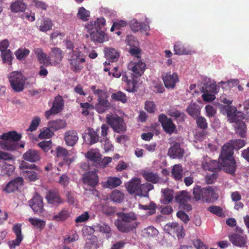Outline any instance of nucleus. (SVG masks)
<instances>
[{
    "label": "nucleus",
    "instance_id": "nucleus-11",
    "mask_svg": "<svg viewBox=\"0 0 249 249\" xmlns=\"http://www.w3.org/2000/svg\"><path fill=\"white\" fill-rule=\"evenodd\" d=\"M184 154V150L180 147V143L173 142L168 150V155L173 159H181L183 157Z\"/></svg>",
    "mask_w": 249,
    "mask_h": 249
},
{
    "label": "nucleus",
    "instance_id": "nucleus-48",
    "mask_svg": "<svg viewBox=\"0 0 249 249\" xmlns=\"http://www.w3.org/2000/svg\"><path fill=\"white\" fill-rule=\"evenodd\" d=\"M0 56L3 63H7L9 65H12L14 57L10 50H7V51L1 53Z\"/></svg>",
    "mask_w": 249,
    "mask_h": 249
},
{
    "label": "nucleus",
    "instance_id": "nucleus-61",
    "mask_svg": "<svg viewBox=\"0 0 249 249\" xmlns=\"http://www.w3.org/2000/svg\"><path fill=\"white\" fill-rule=\"evenodd\" d=\"M40 119L39 117H35L32 120L27 131L33 132L36 130L39 125Z\"/></svg>",
    "mask_w": 249,
    "mask_h": 249
},
{
    "label": "nucleus",
    "instance_id": "nucleus-19",
    "mask_svg": "<svg viewBox=\"0 0 249 249\" xmlns=\"http://www.w3.org/2000/svg\"><path fill=\"white\" fill-rule=\"evenodd\" d=\"M83 181L85 184H88L92 187H94L98 183L99 177L95 172H89L85 173L83 175Z\"/></svg>",
    "mask_w": 249,
    "mask_h": 249
},
{
    "label": "nucleus",
    "instance_id": "nucleus-6",
    "mask_svg": "<svg viewBox=\"0 0 249 249\" xmlns=\"http://www.w3.org/2000/svg\"><path fill=\"white\" fill-rule=\"evenodd\" d=\"M106 120L114 131L120 133L126 130V126L123 118L117 115H107L106 116Z\"/></svg>",
    "mask_w": 249,
    "mask_h": 249
},
{
    "label": "nucleus",
    "instance_id": "nucleus-39",
    "mask_svg": "<svg viewBox=\"0 0 249 249\" xmlns=\"http://www.w3.org/2000/svg\"><path fill=\"white\" fill-rule=\"evenodd\" d=\"M145 179L152 183H157L160 180V177L157 173L152 172H144L142 174Z\"/></svg>",
    "mask_w": 249,
    "mask_h": 249
},
{
    "label": "nucleus",
    "instance_id": "nucleus-29",
    "mask_svg": "<svg viewBox=\"0 0 249 249\" xmlns=\"http://www.w3.org/2000/svg\"><path fill=\"white\" fill-rule=\"evenodd\" d=\"M162 193V199L161 202L164 204H168L170 203L174 198V191L168 188L162 189L161 191Z\"/></svg>",
    "mask_w": 249,
    "mask_h": 249
},
{
    "label": "nucleus",
    "instance_id": "nucleus-46",
    "mask_svg": "<svg viewBox=\"0 0 249 249\" xmlns=\"http://www.w3.org/2000/svg\"><path fill=\"white\" fill-rule=\"evenodd\" d=\"M99 231L105 234L107 239L109 238L112 236V232L110 227L106 223L98 224L96 226Z\"/></svg>",
    "mask_w": 249,
    "mask_h": 249
},
{
    "label": "nucleus",
    "instance_id": "nucleus-2",
    "mask_svg": "<svg viewBox=\"0 0 249 249\" xmlns=\"http://www.w3.org/2000/svg\"><path fill=\"white\" fill-rule=\"evenodd\" d=\"M21 138V135L15 131L4 133L0 136V147L4 150L15 151L18 148L17 142Z\"/></svg>",
    "mask_w": 249,
    "mask_h": 249
},
{
    "label": "nucleus",
    "instance_id": "nucleus-15",
    "mask_svg": "<svg viewBox=\"0 0 249 249\" xmlns=\"http://www.w3.org/2000/svg\"><path fill=\"white\" fill-rule=\"evenodd\" d=\"M88 32L89 35H86V37L88 38L89 36L94 42L102 43L107 40V35L101 30H93Z\"/></svg>",
    "mask_w": 249,
    "mask_h": 249
},
{
    "label": "nucleus",
    "instance_id": "nucleus-62",
    "mask_svg": "<svg viewBox=\"0 0 249 249\" xmlns=\"http://www.w3.org/2000/svg\"><path fill=\"white\" fill-rule=\"evenodd\" d=\"M196 123L197 126L202 129H206L208 127V124L206 119L202 116H197L196 118Z\"/></svg>",
    "mask_w": 249,
    "mask_h": 249
},
{
    "label": "nucleus",
    "instance_id": "nucleus-47",
    "mask_svg": "<svg viewBox=\"0 0 249 249\" xmlns=\"http://www.w3.org/2000/svg\"><path fill=\"white\" fill-rule=\"evenodd\" d=\"M204 188H202L200 186L196 185L193 188V194L194 196V199L196 201H198L201 199H204V194L203 191Z\"/></svg>",
    "mask_w": 249,
    "mask_h": 249
},
{
    "label": "nucleus",
    "instance_id": "nucleus-23",
    "mask_svg": "<svg viewBox=\"0 0 249 249\" xmlns=\"http://www.w3.org/2000/svg\"><path fill=\"white\" fill-rule=\"evenodd\" d=\"M77 132L74 130H70L65 133L64 139L66 144L68 146H73L78 140Z\"/></svg>",
    "mask_w": 249,
    "mask_h": 249
},
{
    "label": "nucleus",
    "instance_id": "nucleus-27",
    "mask_svg": "<svg viewBox=\"0 0 249 249\" xmlns=\"http://www.w3.org/2000/svg\"><path fill=\"white\" fill-rule=\"evenodd\" d=\"M243 119H239L234 122V127L236 133L241 138H244L246 133V125L242 121Z\"/></svg>",
    "mask_w": 249,
    "mask_h": 249
},
{
    "label": "nucleus",
    "instance_id": "nucleus-38",
    "mask_svg": "<svg viewBox=\"0 0 249 249\" xmlns=\"http://www.w3.org/2000/svg\"><path fill=\"white\" fill-rule=\"evenodd\" d=\"M138 78L131 76L130 80L126 84V90L129 92H135L138 89Z\"/></svg>",
    "mask_w": 249,
    "mask_h": 249
},
{
    "label": "nucleus",
    "instance_id": "nucleus-45",
    "mask_svg": "<svg viewBox=\"0 0 249 249\" xmlns=\"http://www.w3.org/2000/svg\"><path fill=\"white\" fill-rule=\"evenodd\" d=\"M28 221L32 225L40 231L43 230L46 225V221L39 218H29Z\"/></svg>",
    "mask_w": 249,
    "mask_h": 249
},
{
    "label": "nucleus",
    "instance_id": "nucleus-8",
    "mask_svg": "<svg viewBox=\"0 0 249 249\" xmlns=\"http://www.w3.org/2000/svg\"><path fill=\"white\" fill-rule=\"evenodd\" d=\"M22 224L17 223L13 225L12 230L16 235V239L8 242V244L11 249H15L19 246L23 239V235L21 231Z\"/></svg>",
    "mask_w": 249,
    "mask_h": 249
},
{
    "label": "nucleus",
    "instance_id": "nucleus-33",
    "mask_svg": "<svg viewBox=\"0 0 249 249\" xmlns=\"http://www.w3.org/2000/svg\"><path fill=\"white\" fill-rule=\"evenodd\" d=\"M86 156L90 161L95 163H99L101 160V155L97 149H90L89 150Z\"/></svg>",
    "mask_w": 249,
    "mask_h": 249
},
{
    "label": "nucleus",
    "instance_id": "nucleus-26",
    "mask_svg": "<svg viewBox=\"0 0 249 249\" xmlns=\"http://www.w3.org/2000/svg\"><path fill=\"white\" fill-rule=\"evenodd\" d=\"M115 226L118 230L123 232H129L133 229H136L135 224H130L124 222L121 219H117L115 222Z\"/></svg>",
    "mask_w": 249,
    "mask_h": 249
},
{
    "label": "nucleus",
    "instance_id": "nucleus-51",
    "mask_svg": "<svg viewBox=\"0 0 249 249\" xmlns=\"http://www.w3.org/2000/svg\"><path fill=\"white\" fill-rule=\"evenodd\" d=\"M30 51L29 49L25 48H20L15 52V55L18 60H22L25 59L30 53Z\"/></svg>",
    "mask_w": 249,
    "mask_h": 249
},
{
    "label": "nucleus",
    "instance_id": "nucleus-54",
    "mask_svg": "<svg viewBox=\"0 0 249 249\" xmlns=\"http://www.w3.org/2000/svg\"><path fill=\"white\" fill-rule=\"evenodd\" d=\"M139 208L144 210H149L148 213L149 215H152L156 213V209L157 208V205L154 202H150L148 205H142L139 204Z\"/></svg>",
    "mask_w": 249,
    "mask_h": 249
},
{
    "label": "nucleus",
    "instance_id": "nucleus-58",
    "mask_svg": "<svg viewBox=\"0 0 249 249\" xmlns=\"http://www.w3.org/2000/svg\"><path fill=\"white\" fill-rule=\"evenodd\" d=\"M62 168V161H60L58 163V166L55 165L54 167L52 168V174L54 176L59 175V182L61 183L62 182V175L60 174L61 169Z\"/></svg>",
    "mask_w": 249,
    "mask_h": 249
},
{
    "label": "nucleus",
    "instance_id": "nucleus-9",
    "mask_svg": "<svg viewBox=\"0 0 249 249\" xmlns=\"http://www.w3.org/2000/svg\"><path fill=\"white\" fill-rule=\"evenodd\" d=\"M29 205L34 213L36 214H40L44 211L43 198L38 194L34 195L29 201Z\"/></svg>",
    "mask_w": 249,
    "mask_h": 249
},
{
    "label": "nucleus",
    "instance_id": "nucleus-16",
    "mask_svg": "<svg viewBox=\"0 0 249 249\" xmlns=\"http://www.w3.org/2000/svg\"><path fill=\"white\" fill-rule=\"evenodd\" d=\"M23 182L24 180L22 177H17L10 181L3 189V191L8 193L14 192L22 186Z\"/></svg>",
    "mask_w": 249,
    "mask_h": 249
},
{
    "label": "nucleus",
    "instance_id": "nucleus-50",
    "mask_svg": "<svg viewBox=\"0 0 249 249\" xmlns=\"http://www.w3.org/2000/svg\"><path fill=\"white\" fill-rule=\"evenodd\" d=\"M174 50L175 54L178 55L188 54L189 53V51L186 49L183 45L180 42H176L174 44Z\"/></svg>",
    "mask_w": 249,
    "mask_h": 249
},
{
    "label": "nucleus",
    "instance_id": "nucleus-36",
    "mask_svg": "<svg viewBox=\"0 0 249 249\" xmlns=\"http://www.w3.org/2000/svg\"><path fill=\"white\" fill-rule=\"evenodd\" d=\"M203 191H204V200H205L207 201L210 200L211 199H217L218 197V194H217L215 191L210 186L204 188V190Z\"/></svg>",
    "mask_w": 249,
    "mask_h": 249
},
{
    "label": "nucleus",
    "instance_id": "nucleus-41",
    "mask_svg": "<svg viewBox=\"0 0 249 249\" xmlns=\"http://www.w3.org/2000/svg\"><path fill=\"white\" fill-rule=\"evenodd\" d=\"M183 172L182 166L179 164H176L173 166L171 173L172 176L175 180H179L183 177Z\"/></svg>",
    "mask_w": 249,
    "mask_h": 249
},
{
    "label": "nucleus",
    "instance_id": "nucleus-14",
    "mask_svg": "<svg viewBox=\"0 0 249 249\" xmlns=\"http://www.w3.org/2000/svg\"><path fill=\"white\" fill-rule=\"evenodd\" d=\"M202 165L204 170L213 172L219 171L222 167L219 160H213L208 157L204 159Z\"/></svg>",
    "mask_w": 249,
    "mask_h": 249
},
{
    "label": "nucleus",
    "instance_id": "nucleus-32",
    "mask_svg": "<svg viewBox=\"0 0 249 249\" xmlns=\"http://www.w3.org/2000/svg\"><path fill=\"white\" fill-rule=\"evenodd\" d=\"M46 199L49 203L58 204L61 203V198L56 191H50L46 195Z\"/></svg>",
    "mask_w": 249,
    "mask_h": 249
},
{
    "label": "nucleus",
    "instance_id": "nucleus-52",
    "mask_svg": "<svg viewBox=\"0 0 249 249\" xmlns=\"http://www.w3.org/2000/svg\"><path fill=\"white\" fill-rule=\"evenodd\" d=\"M124 197V194L118 190L112 191L110 195V199L115 202L120 203L123 201Z\"/></svg>",
    "mask_w": 249,
    "mask_h": 249
},
{
    "label": "nucleus",
    "instance_id": "nucleus-17",
    "mask_svg": "<svg viewBox=\"0 0 249 249\" xmlns=\"http://www.w3.org/2000/svg\"><path fill=\"white\" fill-rule=\"evenodd\" d=\"M164 230L166 232L170 234H176L178 238H182L184 236L182 227L177 223L173 222L167 224L164 227Z\"/></svg>",
    "mask_w": 249,
    "mask_h": 249
},
{
    "label": "nucleus",
    "instance_id": "nucleus-60",
    "mask_svg": "<svg viewBox=\"0 0 249 249\" xmlns=\"http://www.w3.org/2000/svg\"><path fill=\"white\" fill-rule=\"evenodd\" d=\"M37 145L44 151L48 152L52 148V142L51 140L43 141L37 143Z\"/></svg>",
    "mask_w": 249,
    "mask_h": 249
},
{
    "label": "nucleus",
    "instance_id": "nucleus-64",
    "mask_svg": "<svg viewBox=\"0 0 249 249\" xmlns=\"http://www.w3.org/2000/svg\"><path fill=\"white\" fill-rule=\"evenodd\" d=\"M53 134L49 127L48 128H44L38 135V138L40 139H49Z\"/></svg>",
    "mask_w": 249,
    "mask_h": 249
},
{
    "label": "nucleus",
    "instance_id": "nucleus-30",
    "mask_svg": "<svg viewBox=\"0 0 249 249\" xmlns=\"http://www.w3.org/2000/svg\"><path fill=\"white\" fill-rule=\"evenodd\" d=\"M246 236L234 234L230 237V240L234 245L244 247L246 243Z\"/></svg>",
    "mask_w": 249,
    "mask_h": 249
},
{
    "label": "nucleus",
    "instance_id": "nucleus-43",
    "mask_svg": "<svg viewBox=\"0 0 249 249\" xmlns=\"http://www.w3.org/2000/svg\"><path fill=\"white\" fill-rule=\"evenodd\" d=\"M111 97L112 100L116 102H120L123 104L126 103L127 101L125 93L121 91H118L112 93Z\"/></svg>",
    "mask_w": 249,
    "mask_h": 249
},
{
    "label": "nucleus",
    "instance_id": "nucleus-37",
    "mask_svg": "<svg viewBox=\"0 0 249 249\" xmlns=\"http://www.w3.org/2000/svg\"><path fill=\"white\" fill-rule=\"evenodd\" d=\"M10 8L13 12H23L26 8V5L22 0H17L11 3Z\"/></svg>",
    "mask_w": 249,
    "mask_h": 249
},
{
    "label": "nucleus",
    "instance_id": "nucleus-63",
    "mask_svg": "<svg viewBox=\"0 0 249 249\" xmlns=\"http://www.w3.org/2000/svg\"><path fill=\"white\" fill-rule=\"evenodd\" d=\"M143 234L147 237H153L158 234V231L153 226H149L144 230Z\"/></svg>",
    "mask_w": 249,
    "mask_h": 249
},
{
    "label": "nucleus",
    "instance_id": "nucleus-1",
    "mask_svg": "<svg viewBox=\"0 0 249 249\" xmlns=\"http://www.w3.org/2000/svg\"><path fill=\"white\" fill-rule=\"evenodd\" d=\"M233 149L231 143L227 142L221 147L219 160L223 170L226 173L234 175L237 165L233 158Z\"/></svg>",
    "mask_w": 249,
    "mask_h": 249
},
{
    "label": "nucleus",
    "instance_id": "nucleus-22",
    "mask_svg": "<svg viewBox=\"0 0 249 249\" xmlns=\"http://www.w3.org/2000/svg\"><path fill=\"white\" fill-rule=\"evenodd\" d=\"M141 183V179L136 178H133L131 181L126 183L125 187L129 194L131 195L135 194L138 195Z\"/></svg>",
    "mask_w": 249,
    "mask_h": 249
},
{
    "label": "nucleus",
    "instance_id": "nucleus-55",
    "mask_svg": "<svg viewBox=\"0 0 249 249\" xmlns=\"http://www.w3.org/2000/svg\"><path fill=\"white\" fill-rule=\"evenodd\" d=\"M77 16L80 19L86 21L88 20V18L90 16V12L84 7H81L79 8Z\"/></svg>",
    "mask_w": 249,
    "mask_h": 249
},
{
    "label": "nucleus",
    "instance_id": "nucleus-13",
    "mask_svg": "<svg viewBox=\"0 0 249 249\" xmlns=\"http://www.w3.org/2000/svg\"><path fill=\"white\" fill-rule=\"evenodd\" d=\"M41 157L40 152L33 148L28 150L22 155L23 160L31 163L37 162L41 160Z\"/></svg>",
    "mask_w": 249,
    "mask_h": 249
},
{
    "label": "nucleus",
    "instance_id": "nucleus-21",
    "mask_svg": "<svg viewBox=\"0 0 249 249\" xmlns=\"http://www.w3.org/2000/svg\"><path fill=\"white\" fill-rule=\"evenodd\" d=\"M98 129L95 130L92 128H88V132L86 133V136L83 137L84 139H86V137H87V142L89 145H93L99 141H100V137L98 134Z\"/></svg>",
    "mask_w": 249,
    "mask_h": 249
},
{
    "label": "nucleus",
    "instance_id": "nucleus-4",
    "mask_svg": "<svg viewBox=\"0 0 249 249\" xmlns=\"http://www.w3.org/2000/svg\"><path fill=\"white\" fill-rule=\"evenodd\" d=\"M68 61L70 63V69L75 73H79L83 69V63L85 59L81 55L82 53L76 48L75 51L69 53Z\"/></svg>",
    "mask_w": 249,
    "mask_h": 249
},
{
    "label": "nucleus",
    "instance_id": "nucleus-34",
    "mask_svg": "<svg viewBox=\"0 0 249 249\" xmlns=\"http://www.w3.org/2000/svg\"><path fill=\"white\" fill-rule=\"evenodd\" d=\"M105 53L106 57L112 62L117 61L120 56L119 53L112 48H105Z\"/></svg>",
    "mask_w": 249,
    "mask_h": 249
},
{
    "label": "nucleus",
    "instance_id": "nucleus-28",
    "mask_svg": "<svg viewBox=\"0 0 249 249\" xmlns=\"http://www.w3.org/2000/svg\"><path fill=\"white\" fill-rule=\"evenodd\" d=\"M35 53L40 64H43L47 67L51 64L50 58L47 57L46 54L43 52L42 50L37 48L35 50Z\"/></svg>",
    "mask_w": 249,
    "mask_h": 249
},
{
    "label": "nucleus",
    "instance_id": "nucleus-18",
    "mask_svg": "<svg viewBox=\"0 0 249 249\" xmlns=\"http://www.w3.org/2000/svg\"><path fill=\"white\" fill-rule=\"evenodd\" d=\"M165 87L167 89H174L176 84L178 82V77L177 73L174 72L171 74L167 73L162 77Z\"/></svg>",
    "mask_w": 249,
    "mask_h": 249
},
{
    "label": "nucleus",
    "instance_id": "nucleus-44",
    "mask_svg": "<svg viewBox=\"0 0 249 249\" xmlns=\"http://www.w3.org/2000/svg\"><path fill=\"white\" fill-rule=\"evenodd\" d=\"M23 175L27 180L30 181H35L40 177L38 173L33 170H24Z\"/></svg>",
    "mask_w": 249,
    "mask_h": 249
},
{
    "label": "nucleus",
    "instance_id": "nucleus-31",
    "mask_svg": "<svg viewBox=\"0 0 249 249\" xmlns=\"http://www.w3.org/2000/svg\"><path fill=\"white\" fill-rule=\"evenodd\" d=\"M122 183V180L119 178L116 177H109L104 185L106 188L113 189L120 186Z\"/></svg>",
    "mask_w": 249,
    "mask_h": 249
},
{
    "label": "nucleus",
    "instance_id": "nucleus-35",
    "mask_svg": "<svg viewBox=\"0 0 249 249\" xmlns=\"http://www.w3.org/2000/svg\"><path fill=\"white\" fill-rule=\"evenodd\" d=\"M0 169L1 173L7 176H11L15 169V166L13 164L7 163L5 161L0 163Z\"/></svg>",
    "mask_w": 249,
    "mask_h": 249
},
{
    "label": "nucleus",
    "instance_id": "nucleus-7",
    "mask_svg": "<svg viewBox=\"0 0 249 249\" xmlns=\"http://www.w3.org/2000/svg\"><path fill=\"white\" fill-rule=\"evenodd\" d=\"M158 121L166 133L171 135L176 130V125L173 122L172 119L168 118L165 114H160Z\"/></svg>",
    "mask_w": 249,
    "mask_h": 249
},
{
    "label": "nucleus",
    "instance_id": "nucleus-56",
    "mask_svg": "<svg viewBox=\"0 0 249 249\" xmlns=\"http://www.w3.org/2000/svg\"><path fill=\"white\" fill-rule=\"evenodd\" d=\"M231 143L232 149L234 150H239L243 147L246 144V142L243 140L237 139L234 140H231L229 142Z\"/></svg>",
    "mask_w": 249,
    "mask_h": 249
},
{
    "label": "nucleus",
    "instance_id": "nucleus-25",
    "mask_svg": "<svg viewBox=\"0 0 249 249\" xmlns=\"http://www.w3.org/2000/svg\"><path fill=\"white\" fill-rule=\"evenodd\" d=\"M105 24L106 20L104 18H98L96 20L91 21L87 23L85 26V28L88 32L93 30H100L105 26Z\"/></svg>",
    "mask_w": 249,
    "mask_h": 249
},
{
    "label": "nucleus",
    "instance_id": "nucleus-3",
    "mask_svg": "<svg viewBox=\"0 0 249 249\" xmlns=\"http://www.w3.org/2000/svg\"><path fill=\"white\" fill-rule=\"evenodd\" d=\"M91 89L93 93L98 97L97 103L94 107V108L97 112L102 114L111 108V103L108 100L109 96L106 90L97 89L95 86H92Z\"/></svg>",
    "mask_w": 249,
    "mask_h": 249
},
{
    "label": "nucleus",
    "instance_id": "nucleus-5",
    "mask_svg": "<svg viewBox=\"0 0 249 249\" xmlns=\"http://www.w3.org/2000/svg\"><path fill=\"white\" fill-rule=\"evenodd\" d=\"M8 78L14 92H20L24 89L26 78L20 72L12 71L8 75Z\"/></svg>",
    "mask_w": 249,
    "mask_h": 249
},
{
    "label": "nucleus",
    "instance_id": "nucleus-10",
    "mask_svg": "<svg viewBox=\"0 0 249 249\" xmlns=\"http://www.w3.org/2000/svg\"><path fill=\"white\" fill-rule=\"evenodd\" d=\"M128 68L133 72L131 75L136 78H138L144 73L146 65L145 63L142 61H139L137 63L132 62L128 65Z\"/></svg>",
    "mask_w": 249,
    "mask_h": 249
},
{
    "label": "nucleus",
    "instance_id": "nucleus-57",
    "mask_svg": "<svg viewBox=\"0 0 249 249\" xmlns=\"http://www.w3.org/2000/svg\"><path fill=\"white\" fill-rule=\"evenodd\" d=\"M85 247L87 249H97L99 247V244L97 237L91 238L86 242Z\"/></svg>",
    "mask_w": 249,
    "mask_h": 249
},
{
    "label": "nucleus",
    "instance_id": "nucleus-12",
    "mask_svg": "<svg viewBox=\"0 0 249 249\" xmlns=\"http://www.w3.org/2000/svg\"><path fill=\"white\" fill-rule=\"evenodd\" d=\"M62 108V97L58 96L55 97L52 107L45 112L46 118L49 119L52 115L57 114L61 111Z\"/></svg>",
    "mask_w": 249,
    "mask_h": 249
},
{
    "label": "nucleus",
    "instance_id": "nucleus-49",
    "mask_svg": "<svg viewBox=\"0 0 249 249\" xmlns=\"http://www.w3.org/2000/svg\"><path fill=\"white\" fill-rule=\"evenodd\" d=\"M191 199L190 195L188 192L185 191H182L179 194L175 196L176 202L180 204H182L186 201H188Z\"/></svg>",
    "mask_w": 249,
    "mask_h": 249
},
{
    "label": "nucleus",
    "instance_id": "nucleus-20",
    "mask_svg": "<svg viewBox=\"0 0 249 249\" xmlns=\"http://www.w3.org/2000/svg\"><path fill=\"white\" fill-rule=\"evenodd\" d=\"M227 117L231 123L244 118L243 114L241 112H237L236 107L233 106H229L227 109Z\"/></svg>",
    "mask_w": 249,
    "mask_h": 249
},
{
    "label": "nucleus",
    "instance_id": "nucleus-40",
    "mask_svg": "<svg viewBox=\"0 0 249 249\" xmlns=\"http://www.w3.org/2000/svg\"><path fill=\"white\" fill-rule=\"evenodd\" d=\"M140 186L138 196H148V192L154 188L153 185L148 182L142 184L141 183Z\"/></svg>",
    "mask_w": 249,
    "mask_h": 249
},
{
    "label": "nucleus",
    "instance_id": "nucleus-59",
    "mask_svg": "<svg viewBox=\"0 0 249 249\" xmlns=\"http://www.w3.org/2000/svg\"><path fill=\"white\" fill-rule=\"evenodd\" d=\"M53 56L54 57V62L56 64L59 63L62 59V51L60 48H53L52 49Z\"/></svg>",
    "mask_w": 249,
    "mask_h": 249
},
{
    "label": "nucleus",
    "instance_id": "nucleus-53",
    "mask_svg": "<svg viewBox=\"0 0 249 249\" xmlns=\"http://www.w3.org/2000/svg\"><path fill=\"white\" fill-rule=\"evenodd\" d=\"M79 236L76 231H71L63 239V243L67 244L75 242L78 239Z\"/></svg>",
    "mask_w": 249,
    "mask_h": 249
},
{
    "label": "nucleus",
    "instance_id": "nucleus-24",
    "mask_svg": "<svg viewBox=\"0 0 249 249\" xmlns=\"http://www.w3.org/2000/svg\"><path fill=\"white\" fill-rule=\"evenodd\" d=\"M118 216L121 218V220L124 222L128 223L129 224H135L136 228L139 224L137 221V216L133 212L121 213L118 214Z\"/></svg>",
    "mask_w": 249,
    "mask_h": 249
},
{
    "label": "nucleus",
    "instance_id": "nucleus-42",
    "mask_svg": "<svg viewBox=\"0 0 249 249\" xmlns=\"http://www.w3.org/2000/svg\"><path fill=\"white\" fill-rule=\"evenodd\" d=\"M187 113L194 118H196L200 114V109L199 106L195 104H191L186 109Z\"/></svg>",
    "mask_w": 249,
    "mask_h": 249
}]
</instances>
